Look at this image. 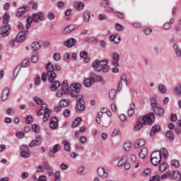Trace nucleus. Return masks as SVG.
Wrapping results in <instances>:
<instances>
[{"label": "nucleus", "instance_id": "obj_1", "mask_svg": "<svg viewBox=\"0 0 181 181\" xmlns=\"http://www.w3.org/2000/svg\"><path fill=\"white\" fill-rule=\"evenodd\" d=\"M62 68L58 65H53L52 62H48L46 65L47 76L48 77V81L52 83L50 86V90L52 91H56L57 88L60 87V81H54L57 75L54 73L56 70L57 71H60Z\"/></svg>", "mask_w": 181, "mask_h": 181}, {"label": "nucleus", "instance_id": "obj_2", "mask_svg": "<svg viewBox=\"0 0 181 181\" xmlns=\"http://www.w3.org/2000/svg\"><path fill=\"white\" fill-rule=\"evenodd\" d=\"M92 66L95 71H102L103 73H108L110 71V66H108V61L107 59H96L93 63Z\"/></svg>", "mask_w": 181, "mask_h": 181}, {"label": "nucleus", "instance_id": "obj_3", "mask_svg": "<svg viewBox=\"0 0 181 181\" xmlns=\"http://www.w3.org/2000/svg\"><path fill=\"white\" fill-rule=\"evenodd\" d=\"M43 121L44 122H46V121H47L49 119V117H50V109L47 108V105H42L41 106V108L37 112V115L40 117L43 115Z\"/></svg>", "mask_w": 181, "mask_h": 181}, {"label": "nucleus", "instance_id": "obj_4", "mask_svg": "<svg viewBox=\"0 0 181 181\" xmlns=\"http://www.w3.org/2000/svg\"><path fill=\"white\" fill-rule=\"evenodd\" d=\"M160 160H162V154L160 151H153L151 156V163L154 166H158L159 163H160Z\"/></svg>", "mask_w": 181, "mask_h": 181}, {"label": "nucleus", "instance_id": "obj_5", "mask_svg": "<svg viewBox=\"0 0 181 181\" xmlns=\"http://www.w3.org/2000/svg\"><path fill=\"white\" fill-rule=\"evenodd\" d=\"M77 103L76 106V111L77 112H83L86 110V103L83 98V95H79L77 96Z\"/></svg>", "mask_w": 181, "mask_h": 181}, {"label": "nucleus", "instance_id": "obj_6", "mask_svg": "<svg viewBox=\"0 0 181 181\" xmlns=\"http://www.w3.org/2000/svg\"><path fill=\"white\" fill-rule=\"evenodd\" d=\"M71 91L69 93L71 97L76 98L78 97V93L81 88V84L80 83H73L70 86Z\"/></svg>", "mask_w": 181, "mask_h": 181}, {"label": "nucleus", "instance_id": "obj_7", "mask_svg": "<svg viewBox=\"0 0 181 181\" xmlns=\"http://www.w3.org/2000/svg\"><path fill=\"white\" fill-rule=\"evenodd\" d=\"M144 125H152L155 122V114L150 112L149 115H146L142 117Z\"/></svg>", "mask_w": 181, "mask_h": 181}, {"label": "nucleus", "instance_id": "obj_8", "mask_svg": "<svg viewBox=\"0 0 181 181\" xmlns=\"http://www.w3.org/2000/svg\"><path fill=\"white\" fill-rule=\"evenodd\" d=\"M21 155L24 159H28L30 158V151H29V147L27 145H21L20 146Z\"/></svg>", "mask_w": 181, "mask_h": 181}, {"label": "nucleus", "instance_id": "obj_9", "mask_svg": "<svg viewBox=\"0 0 181 181\" xmlns=\"http://www.w3.org/2000/svg\"><path fill=\"white\" fill-rule=\"evenodd\" d=\"M28 30L21 31L18 33L16 37V42L18 43H22L24 40H26V37H28Z\"/></svg>", "mask_w": 181, "mask_h": 181}, {"label": "nucleus", "instance_id": "obj_10", "mask_svg": "<svg viewBox=\"0 0 181 181\" xmlns=\"http://www.w3.org/2000/svg\"><path fill=\"white\" fill-rule=\"evenodd\" d=\"M32 16L35 23H39V22L45 21V13L43 12L35 13L32 15Z\"/></svg>", "mask_w": 181, "mask_h": 181}, {"label": "nucleus", "instance_id": "obj_11", "mask_svg": "<svg viewBox=\"0 0 181 181\" xmlns=\"http://www.w3.org/2000/svg\"><path fill=\"white\" fill-rule=\"evenodd\" d=\"M49 127L51 129H57L59 128V119L56 117H52L49 121Z\"/></svg>", "mask_w": 181, "mask_h": 181}, {"label": "nucleus", "instance_id": "obj_12", "mask_svg": "<svg viewBox=\"0 0 181 181\" xmlns=\"http://www.w3.org/2000/svg\"><path fill=\"white\" fill-rule=\"evenodd\" d=\"M97 173L102 179H107L108 177V173L105 172V169L103 167H99L97 170Z\"/></svg>", "mask_w": 181, "mask_h": 181}, {"label": "nucleus", "instance_id": "obj_13", "mask_svg": "<svg viewBox=\"0 0 181 181\" xmlns=\"http://www.w3.org/2000/svg\"><path fill=\"white\" fill-rule=\"evenodd\" d=\"M76 43H77V40L74 38H69L66 41L64 42V46L65 47H74V46L76 45Z\"/></svg>", "mask_w": 181, "mask_h": 181}, {"label": "nucleus", "instance_id": "obj_14", "mask_svg": "<svg viewBox=\"0 0 181 181\" xmlns=\"http://www.w3.org/2000/svg\"><path fill=\"white\" fill-rule=\"evenodd\" d=\"M9 30H11V26L4 25L0 28V35H2L4 37L9 35Z\"/></svg>", "mask_w": 181, "mask_h": 181}, {"label": "nucleus", "instance_id": "obj_15", "mask_svg": "<svg viewBox=\"0 0 181 181\" xmlns=\"http://www.w3.org/2000/svg\"><path fill=\"white\" fill-rule=\"evenodd\" d=\"M42 144V137L40 136H37L35 139V140H33L30 144H29V147L30 148H33L34 146H39Z\"/></svg>", "mask_w": 181, "mask_h": 181}, {"label": "nucleus", "instance_id": "obj_16", "mask_svg": "<svg viewBox=\"0 0 181 181\" xmlns=\"http://www.w3.org/2000/svg\"><path fill=\"white\" fill-rule=\"evenodd\" d=\"M29 6H24L20 8H18L17 11V16L18 18H21L25 15V12H28L29 11Z\"/></svg>", "mask_w": 181, "mask_h": 181}, {"label": "nucleus", "instance_id": "obj_17", "mask_svg": "<svg viewBox=\"0 0 181 181\" xmlns=\"http://www.w3.org/2000/svg\"><path fill=\"white\" fill-rule=\"evenodd\" d=\"M90 77L92 79L93 83H98L103 80L101 75H95V73L92 72L90 74Z\"/></svg>", "mask_w": 181, "mask_h": 181}, {"label": "nucleus", "instance_id": "obj_18", "mask_svg": "<svg viewBox=\"0 0 181 181\" xmlns=\"http://www.w3.org/2000/svg\"><path fill=\"white\" fill-rule=\"evenodd\" d=\"M110 42H114L115 45H118L121 42V37L117 33L112 34L110 37Z\"/></svg>", "mask_w": 181, "mask_h": 181}, {"label": "nucleus", "instance_id": "obj_19", "mask_svg": "<svg viewBox=\"0 0 181 181\" xmlns=\"http://www.w3.org/2000/svg\"><path fill=\"white\" fill-rule=\"evenodd\" d=\"M145 145V140L144 139H139L135 141L134 144V149H139V148Z\"/></svg>", "mask_w": 181, "mask_h": 181}, {"label": "nucleus", "instance_id": "obj_20", "mask_svg": "<svg viewBox=\"0 0 181 181\" xmlns=\"http://www.w3.org/2000/svg\"><path fill=\"white\" fill-rule=\"evenodd\" d=\"M8 97H9V88H4L2 94H1V101H6L8 100Z\"/></svg>", "mask_w": 181, "mask_h": 181}, {"label": "nucleus", "instance_id": "obj_21", "mask_svg": "<svg viewBox=\"0 0 181 181\" xmlns=\"http://www.w3.org/2000/svg\"><path fill=\"white\" fill-rule=\"evenodd\" d=\"M61 90H62L64 93H69V84L67 80H64L61 84Z\"/></svg>", "mask_w": 181, "mask_h": 181}, {"label": "nucleus", "instance_id": "obj_22", "mask_svg": "<svg viewBox=\"0 0 181 181\" xmlns=\"http://www.w3.org/2000/svg\"><path fill=\"white\" fill-rule=\"evenodd\" d=\"M135 114V103H132L130 104V109L127 110L128 117H132Z\"/></svg>", "mask_w": 181, "mask_h": 181}, {"label": "nucleus", "instance_id": "obj_23", "mask_svg": "<svg viewBox=\"0 0 181 181\" xmlns=\"http://www.w3.org/2000/svg\"><path fill=\"white\" fill-rule=\"evenodd\" d=\"M93 79L91 78L90 75H89V78H85L83 80L84 86H86L88 88L91 87V86H93Z\"/></svg>", "mask_w": 181, "mask_h": 181}, {"label": "nucleus", "instance_id": "obj_24", "mask_svg": "<svg viewBox=\"0 0 181 181\" xmlns=\"http://www.w3.org/2000/svg\"><path fill=\"white\" fill-rule=\"evenodd\" d=\"M112 57H113V66H119V54L118 53H113L112 54Z\"/></svg>", "mask_w": 181, "mask_h": 181}, {"label": "nucleus", "instance_id": "obj_25", "mask_svg": "<svg viewBox=\"0 0 181 181\" xmlns=\"http://www.w3.org/2000/svg\"><path fill=\"white\" fill-rule=\"evenodd\" d=\"M88 53L86 51H82L80 53V57H81L82 59H84V63H88V62H90V58L88 56Z\"/></svg>", "mask_w": 181, "mask_h": 181}, {"label": "nucleus", "instance_id": "obj_26", "mask_svg": "<svg viewBox=\"0 0 181 181\" xmlns=\"http://www.w3.org/2000/svg\"><path fill=\"white\" fill-rule=\"evenodd\" d=\"M160 129V127L159 125H155L152 127L151 132H150V135L151 136H153L156 132H159V130Z\"/></svg>", "mask_w": 181, "mask_h": 181}, {"label": "nucleus", "instance_id": "obj_27", "mask_svg": "<svg viewBox=\"0 0 181 181\" xmlns=\"http://www.w3.org/2000/svg\"><path fill=\"white\" fill-rule=\"evenodd\" d=\"M146 155H148V148H142L139 153V157L141 158V159H145V158H146Z\"/></svg>", "mask_w": 181, "mask_h": 181}, {"label": "nucleus", "instance_id": "obj_28", "mask_svg": "<svg viewBox=\"0 0 181 181\" xmlns=\"http://www.w3.org/2000/svg\"><path fill=\"white\" fill-rule=\"evenodd\" d=\"M91 15V12L90 11H85L83 13V19L84 22H90V16Z\"/></svg>", "mask_w": 181, "mask_h": 181}, {"label": "nucleus", "instance_id": "obj_29", "mask_svg": "<svg viewBox=\"0 0 181 181\" xmlns=\"http://www.w3.org/2000/svg\"><path fill=\"white\" fill-rule=\"evenodd\" d=\"M40 43L39 42H34L31 44V48L34 52H36V50H39L40 49Z\"/></svg>", "mask_w": 181, "mask_h": 181}, {"label": "nucleus", "instance_id": "obj_30", "mask_svg": "<svg viewBox=\"0 0 181 181\" xmlns=\"http://www.w3.org/2000/svg\"><path fill=\"white\" fill-rule=\"evenodd\" d=\"M153 111L156 114V115H159V117H162V115H163V108L160 107V106L154 109Z\"/></svg>", "mask_w": 181, "mask_h": 181}, {"label": "nucleus", "instance_id": "obj_31", "mask_svg": "<svg viewBox=\"0 0 181 181\" xmlns=\"http://www.w3.org/2000/svg\"><path fill=\"white\" fill-rule=\"evenodd\" d=\"M74 30V27L71 25H69L68 27L65 28L64 30V35H69V33H71Z\"/></svg>", "mask_w": 181, "mask_h": 181}, {"label": "nucleus", "instance_id": "obj_32", "mask_svg": "<svg viewBox=\"0 0 181 181\" xmlns=\"http://www.w3.org/2000/svg\"><path fill=\"white\" fill-rule=\"evenodd\" d=\"M168 168H169V165H168V163H162L159 165L158 170H160V172H165V170H166Z\"/></svg>", "mask_w": 181, "mask_h": 181}, {"label": "nucleus", "instance_id": "obj_33", "mask_svg": "<svg viewBox=\"0 0 181 181\" xmlns=\"http://www.w3.org/2000/svg\"><path fill=\"white\" fill-rule=\"evenodd\" d=\"M173 48L175 52V56H177V57L181 58V48L177 47V45H175Z\"/></svg>", "mask_w": 181, "mask_h": 181}, {"label": "nucleus", "instance_id": "obj_34", "mask_svg": "<svg viewBox=\"0 0 181 181\" xmlns=\"http://www.w3.org/2000/svg\"><path fill=\"white\" fill-rule=\"evenodd\" d=\"M126 163H127V157L125 156H123L122 157V159L119 160V162L117 163V166H119V168H121L122 166H124Z\"/></svg>", "mask_w": 181, "mask_h": 181}, {"label": "nucleus", "instance_id": "obj_35", "mask_svg": "<svg viewBox=\"0 0 181 181\" xmlns=\"http://www.w3.org/2000/svg\"><path fill=\"white\" fill-rule=\"evenodd\" d=\"M69 103H70V100L69 99H62L59 102L60 107H68Z\"/></svg>", "mask_w": 181, "mask_h": 181}, {"label": "nucleus", "instance_id": "obj_36", "mask_svg": "<svg viewBox=\"0 0 181 181\" xmlns=\"http://www.w3.org/2000/svg\"><path fill=\"white\" fill-rule=\"evenodd\" d=\"M151 105L153 110H155L158 107H159V104H158V101L155 98L151 99Z\"/></svg>", "mask_w": 181, "mask_h": 181}, {"label": "nucleus", "instance_id": "obj_37", "mask_svg": "<svg viewBox=\"0 0 181 181\" xmlns=\"http://www.w3.org/2000/svg\"><path fill=\"white\" fill-rule=\"evenodd\" d=\"M132 146V144L129 141H127L124 144V149L126 151V152H129L131 151V148Z\"/></svg>", "mask_w": 181, "mask_h": 181}, {"label": "nucleus", "instance_id": "obj_38", "mask_svg": "<svg viewBox=\"0 0 181 181\" xmlns=\"http://www.w3.org/2000/svg\"><path fill=\"white\" fill-rule=\"evenodd\" d=\"M32 22H33V16H29L27 18L26 29H29L32 26Z\"/></svg>", "mask_w": 181, "mask_h": 181}, {"label": "nucleus", "instance_id": "obj_39", "mask_svg": "<svg viewBox=\"0 0 181 181\" xmlns=\"http://www.w3.org/2000/svg\"><path fill=\"white\" fill-rule=\"evenodd\" d=\"M115 95H117V90H115V89H111L109 91V98H110V100H114Z\"/></svg>", "mask_w": 181, "mask_h": 181}, {"label": "nucleus", "instance_id": "obj_40", "mask_svg": "<svg viewBox=\"0 0 181 181\" xmlns=\"http://www.w3.org/2000/svg\"><path fill=\"white\" fill-rule=\"evenodd\" d=\"M63 145L64 146V149L65 151H66V152H70V143L69 142V141L65 140L63 141Z\"/></svg>", "mask_w": 181, "mask_h": 181}, {"label": "nucleus", "instance_id": "obj_41", "mask_svg": "<svg viewBox=\"0 0 181 181\" xmlns=\"http://www.w3.org/2000/svg\"><path fill=\"white\" fill-rule=\"evenodd\" d=\"M81 121H83V119H81V117L76 118L73 122L72 127H74L76 128L80 125V123L81 122Z\"/></svg>", "mask_w": 181, "mask_h": 181}, {"label": "nucleus", "instance_id": "obj_42", "mask_svg": "<svg viewBox=\"0 0 181 181\" xmlns=\"http://www.w3.org/2000/svg\"><path fill=\"white\" fill-rule=\"evenodd\" d=\"M10 19H11V17L9 16V13H6L3 18V23H4V25H6Z\"/></svg>", "mask_w": 181, "mask_h": 181}, {"label": "nucleus", "instance_id": "obj_43", "mask_svg": "<svg viewBox=\"0 0 181 181\" xmlns=\"http://www.w3.org/2000/svg\"><path fill=\"white\" fill-rule=\"evenodd\" d=\"M142 129V122L137 121L136 124L134 126V131L138 132Z\"/></svg>", "mask_w": 181, "mask_h": 181}, {"label": "nucleus", "instance_id": "obj_44", "mask_svg": "<svg viewBox=\"0 0 181 181\" xmlns=\"http://www.w3.org/2000/svg\"><path fill=\"white\" fill-rule=\"evenodd\" d=\"M166 136L170 139V141H173V139H175V135L173 134V132L170 131H168L166 132Z\"/></svg>", "mask_w": 181, "mask_h": 181}, {"label": "nucleus", "instance_id": "obj_45", "mask_svg": "<svg viewBox=\"0 0 181 181\" xmlns=\"http://www.w3.org/2000/svg\"><path fill=\"white\" fill-rule=\"evenodd\" d=\"M83 172H84V166L83 165L78 167L76 170V175H83Z\"/></svg>", "mask_w": 181, "mask_h": 181}, {"label": "nucleus", "instance_id": "obj_46", "mask_svg": "<svg viewBox=\"0 0 181 181\" xmlns=\"http://www.w3.org/2000/svg\"><path fill=\"white\" fill-rule=\"evenodd\" d=\"M39 61V54H35L31 57L32 63H37Z\"/></svg>", "mask_w": 181, "mask_h": 181}, {"label": "nucleus", "instance_id": "obj_47", "mask_svg": "<svg viewBox=\"0 0 181 181\" xmlns=\"http://www.w3.org/2000/svg\"><path fill=\"white\" fill-rule=\"evenodd\" d=\"M174 178L175 180H181V174L178 170L174 171Z\"/></svg>", "mask_w": 181, "mask_h": 181}, {"label": "nucleus", "instance_id": "obj_48", "mask_svg": "<svg viewBox=\"0 0 181 181\" xmlns=\"http://www.w3.org/2000/svg\"><path fill=\"white\" fill-rule=\"evenodd\" d=\"M158 90L161 93V94H165L166 91H168L166 87L163 85H159Z\"/></svg>", "mask_w": 181, "mask_h": 181}, {"label": "nucleus", "instance_id": "obj_49", "mask_svg": "<svg viewBox=\"0 0 181 181\" xmlns=\"http://www.w3.org/2000/svg\"><path fill=\"white\" fill-rule=\"evenodd\" d=\"M110 5V2H108V0H102L100 1V6L101 8H106V6H108Z\"/></svg>", "mask_w": 181, "mask_h": 181}, {"label": "nucleus", "instance_id": "obj_50", "mask_svg": "<svg viewBox=\"0 0 181 181\" xmlns=\"http://www.w3.org/2000/svg\"><path fill=\"white\" fill-rule=\"evenodd\" d=\"M30 64V59H25L22 62V67H29Z\"/></svg>", "mask_w": 181, "mask_h": 181}, {"label": "nucleus", "instance_id": "obj_51", "mask_svg": "<svg viewBox=\"0 0 181 181\" xmlns=\"http://www.w3.org/2000/svg\"><path fill=\"white\" fill-rule=\"evenodd\" d=\"M99 21H107L108 19V16L106 14L100 13L98 16Z\"/></svg>", "mask_w": 181, "mask_h": 181}, {"label": "nucleus", "instance_id": "obj_52", "mask_svg": "<svg viewBox=\"0 0 181 181\" xmlns=\"http://www.w3.org/2000/svg\"><path fill=\"white\" fill-rule=\"evenodd\" d=\"M60 171H56L54 174V181H60Z\"/></svg>", "mask_w": 181, "mask_h": 181}, {"label": "nucleus", "instance_id": "obj_53", "mask_svg": "<svg viewBox=\"0 0 181 181\" xmlns=\"http://www.w3.org/2000/svg\"><path fill=\"white\" fill-rule=\"evenodd\" d=\"M33 100H34L35 103H37L38 105L43 104V100L40 98L34 97Z\"/></svg>", "mask_w": 181, "mask_h": 181}, {"label": "nucleus", "instance_id": "obj_54", "mask_svg": "<svg viewBox=\"0 0 181 181\" xmlns=\"http://www.w3.org/2000/svg\"><path fill=\"white\" fill-rule=\"evenodd\" d=\"M170 28H172V24H170V23H165L163 25V28L164 29V30H169Z\"/></svg>", "mask_w": 181, "mask_h": 181}, {"label": "nucleus", "instance_id": "obj_55", "mask_svg": "<svg viewBox=\"0 0 181 181\" xmlns=\"http://www.w3.org/2000/svg\"><path fill=\"white\" fill-rule=\"evenodd\" d=\"M60 151V146L59 144H56L52 148V153H57Z\"/></svg>", "mask_w": 181, "mask_h": 181}, {"label": "nucleus", "instance_id": "obj_56", "mask_svg": "<svg viewBox=\"0 0 181 181\" xmlns=\"http://www.w3.org/2000/svg\"><path fill=\"white\" fill-rule=\"evenodd\" d=\"M32 130L33 131V132H35V134H39V125L33 124Z\"/></svg>", "mask_w": 181, "mask_h": 181}, {"label": "nucleus", "instance_id": "obj_57", "mask_svg": "<svg viewBox=\"0 0 181 181\" xmlns=\"http://www.w3.org/2000/svg\"><path fill=\"white\" fill-rule=\"evenodd\" d=\"M172 166H175V168H179L180 166V163H179V160H173L171 161Z\"/></svg>", "mask_w": 181, "mask_h": 181}, {"label": "nucleus", "instance_id": "obj_58", "mask_svg": "<svg viewBox=\"0 0 181 181\" xmlns=\"http://www.w3.org/2000/svg\"><path fill=\"white\" fill-rule=\"evenodd\" d=\"M68 94L66 92H64L63 90H59L57 92V97H63V95Z\"/></svg>", "mask_w": 181, "mask_h": 181}, {"label": "nucleus", "instance_id": "obj_59", "mask_svg": "<svg viewBox=\"0 0 181 181\" xmlns=\"http://www.w3.org/2000/svg\"><path fill=\"white\" fill-rule=\"evenodd\" d=\"M177 95H181V85H178L175 88Z\"/></svg>", "mask_w": 181, "mask_h": 181}, {"label": "nucleus", "instance_id": "obj_60", "mask_svg": "<svg viewBox=\"0 0 181 181\" xmlns=\"http://www.w3.org/2000/svg\"><path fill=\"white\" fill-rule=\"evenodd\" d=\"M104 11L105 12H107L108 13H112V12H114V8H112V7L107 6L104 8Z\"/></svg>", "mask_w": 181, "mask_h": 181}, {"label": "nucleus", "instance_id": "obj_61", "mask_svg": "<svg viewBox=\"0 0 181 181\" xmlns=\"http://www.w3.org/2000/svg\"><path fill=\"white\" fill-rule=\"evenodd\" d=\"M160 176L159 175H154L150 177L149 181H160Z\"/></svg>", "mask_w": 181, "mask_h": 181}, {"label": "nucleus", "instance_id": "obj_62", "mask_svg": "<svg viewBox=\"0 0 181 181\" xmlns=\"http://www.w3.org/2000/svg\"><path fill=\"white\" fill-rule=\"evenodd\" d=\"M115 28L119 32H122V30H124V27L119 23H116Z\"/></svg>", "mask_w": 181, "mask_h": 181}, {"label": "nucleus", "instance_id": "obj_63", "mask_svg": "<svg viewBox=\"0 0 181 181\" xmlns=\"http://www.w3.org/2000/svg\"><path fill=\"white\" fill-rule=\"evenodd\" d=\"M161 153H163L165 158H168V156H169V153L168 152V150H166V148H161Z\"/></svg>", "mask_w": 181, "mask_h": 181}, {"label": "nucleus", "instance_id": "obj_64", "mask_svg": "<svg viewBox=\"0 0 181 181\" xmlns=\"http://www.w3.org/2000/svg\"><path fill=\"white\" fill-rule=\"evenodd\" d=\"M33 121V117L30 115H28L25 117V124H27V125H29V124H30Z\"/></svg>", "mask_w": 181, "mask_h": 181}]
</instances>
